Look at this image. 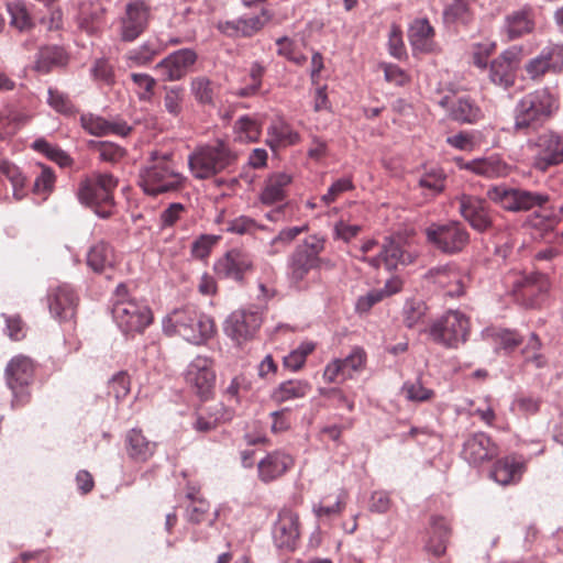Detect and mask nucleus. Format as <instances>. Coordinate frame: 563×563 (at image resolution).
Masks as SVG:
<instances>
[{
  "label": "nucleus",
  "mask_w": 563,
  "mask_h": 563,
  "mask_svg": "<svg viewBox=\"0 0 563 563\" xmlns=\"http://www.w3.org/2000/svg\"><path fill=\"white\" fill-rule=\"evenodd\" d=\"M523 71L533 82H541L548 74L563 73V44L549 43L537 56L525 63Z\"/></svg>",
  "instance_id": "nucleus-15"
},
{
  "label": "nucleus",
  "mask_w": 563,
  "mask_h": 563,
  "mask_svg": "<svg viewBox=\"0 0 563 563\" xmlns=\"http://www.w3.org/2000/svg\"><path fill=\"white\" fill-rule=\"evenodd\" d=\"M294 457L280 450L268 453L258 462V478L263 483L274 482L294 467Z\"/></svg>",
  "instance_id": "nucleus-30"
},
{
  "label": "nucleus",
  "mask_w": 563,
  "mask_h": 563,
  "mask_svg": "<svg viewBox=\"0 0 563 563\" xmlns=\"http://www.w3.org/2000/svg\"><path fill=\"white\" fill-rule=\"evenodd\" d=\"M275 544L280 549L294 550L299 539V517L289 508L278 512L273 530Z\"/></svg>",
  "instance_id": "nucleus-28"
},
{
  "label": "nucleus",
  "mask_w": 563,
  "mask_h": 563,
  "mask_svg": "<svg viewBox=\"0 0 563 563\" xmlns=\"http://www.w3.org/2000/svg\"><path fill=\"white\" fill-rule=\"evenodd\" d=\"M187 212V208L180 202L169 203L161 213L158 218L161 229L174 227L180 221Z\"/></svg>",
  "instance_id": "nucleus-60"
},
{
  "label": "nucleus",
  "mask_w": 563,
  "mask_h": 563,
  "mask_svg": "<svg viewBox=\"0 0 563 563\" xmlns=\"http://www.w3.org/2000/svg\"><path fill=\"white\" fill-rule=\"evenodd\" d=\"M34 362L24 355H16L5 367L7 385L12 391L11 406L19 409L26 406L32 398L30 386L34 380Z\"/></svg>",
  "instance_id": "nucleus-10"
},
{
  "label": "nucleus",
  "mask_w": 563,
  "mask_h": 563,
  "mask_svg": "<svg viewBox=\"0 0 563 563\" xmlns=\"http://www.w3.org/2000/svg\"><path fill=\"white\" fill-rule=\"evenodd\" d=\"M533 153L532 167L545 173L551 167L563 164V135L548 130L528 142Z\"/></svg>",
  "instance_id": "nucleus-11"
},
{
  "label": "nucleus",
  "mask_w": 563,
  "mask_h": 563,
  "mask_svg": "<svg viewBox=\"0 0 563 563\" xmlns=\"http://www.w3.org/2000/svg\"><path fill=\"white\" fill-rule=\"evenodd\" d=\"M461 170L471 172L477 176L486 178L506 177L510 174L511 167L498 155L465 161L462 157L453 159Z\"/></svg>",
  "instance_id": "nucleus-27"
},
{
  "label": "nucleus",
  "mask_w": 563,
  "mask_h": 563,
  "mask_svg": "<svg viewBox=\"0 0 563 563\" xmlns=\"http://www.w3.org/2000/svg\"><path fill=\"white\" fill-rule=\"evenodd\" d=\"M434 30L426 19L416 20L409 30V40L415 49L431 52Z\"/></svg>",
  "instance_id": "nucleus-41"
},
{
  "label": "nucleus",
  "mask_w": 563,
  "mask_h": 563,
  "mask_svg": "<svg viewBox=\"0 0 563 563\" xmlns=\"http://www.w3.org/2000/svg\"><path fill=\"white\" fill-rule=\"evenodd\" d=\"M487 197L493 202L509 211H528L534 207H542L549 201L543 194L532 192L507 186H493L487 190Z\"/></svg>",
  "instance_id": "nucleus-14"
},
{
  "label": "nucleus",
  "mask_w": 563,
  "mask_h": 563,
  "mask_svg": "<svg viewBox=\"0 0 563 563\" xmlns=\"http://www.w3.org/2000/svg\"><path fill=\"white\" fill-rule=\"evenodd\" d=\"M470 320L460 311L451 310L437 320L430 328L432 340L450 349H456L467 340Z\"/></svg>",
  "instance_id": "nucleus-12"
},
{
  "label": "nucleus",
  "mask_w": 563,
  "mask_h": 563,
  "mask_svg": "<svg viewBox=\"0 0 563 563\" xmlns=\"http://www.w3.org/2000/svg\"><path fill=\"white\" fill-rule=\"evenodd\" d=\"M87 265L95 273H103L114 265V252L110 244L100 241L92 245L87 254Z\"/></svg>",
  "instance_id": "nucleus-38"
},
{
  "label": "nucleus",
  "mask_w": 563,
  "mask_h": 563,
  "mask_svg": "<svg viewBox=\"0 0 563 563\" xmlns=\"http://www.w3.org/2000/svg\"><path fill=\"white\" fill-rule=\"evenodd\" d=\"M263 318L255 310L233 311L224 323V332L238 344L254 338L262 324Z\"/></svg>",
  "instance_id": "nucleus-22"
},
{
  "label": "nucleus",
  "mask_w": 563,
  "mask_h": 563,
  "mask_svg": "<svg viewBox=\"0 0 563 563\" xmlns=\"http://www.w3.org/2000/svg\"><path fill=\"white\" fill-rule=\"evenodd\" d=\"M81 126L91 135L103 136L110 133L125 135L130 129L125 125L108 122L101 117L93 114H82L80 118Z\"/></svg>",
  "instance_id": "nucleus-40"
},
{
  "label": "nucleus",
  "mask_w": 563,
  "mask_h": 563,
  "mask_svg": "<svg viewBox=\"0 0 563 563\" xmlns=\"http://www.w3.org/2000/svg\"><path fill=\"white\" fill-rule=\"evenodd\" d=\"M167 334H178L192 344H202L216 331L213 320L192 306L173 310L164 320Z\"/></svg>",
  "instance_id": "nucleus-4"
},
{
  "label": "nucleus",
  "mask_w": 563,
  "mask_h": 563,
  "mask_svg": "<svg viewBox=\"0 0 563 563\" xmlns=\"http://www.w3.org/2000/svg\"><path fill=\"white\" fill-rule=\"evenodd\" d=\"M354 189V184L352 181V178L344 177L335 180L330 188L328 189L327 194H324L320 200L325 206L331 205L341 195H343L346 191H351Z\"/></svg>",
  "instance_id": "nucleus-64"
},
{
  "label": "nucleus",
  "mask_w": 563,
  "mask_h": 563,
  "mask_svg": "<svg viewBox=\"0 0 563 563\" xmlns=\"http://www.w3.org/2000/svg\"><path fill=\"white\" fill-rule=\"evenodd\" d=\"M317 344L312 341H303L288 355L284 357V366L290 371H299L303 367L307 357L316 350Z\"/></svg>",
  "instance_id": "nucleus-47"
},
{
  "label": "nucleus",
  "mask_w": 563,
  "mask_h": 563,
  "mask_svg": "<svg viewBox=\"0 0 563 563\" xmlns=\"http://www.w3.org/2000/svg\"><path fill=\"white\" fill-rule=\"evenodd\" d=\"M269 16H251L219 24V30L229 36L249 37L257 33L268 21Z\"/></svg>",
  "instance_id": "nucleus-36"
},
{
  "label": "nucleus",
  "mask_w": 563,
  "mask_h": 563,
  "mask_svg": "<svg viewBox=\"0 0 563 563\" xmlns=\"http://www.w3.org/2000/svg\"><path fill=\"white\" fill-rule=\"evenodd\" d=\"M190 90L195 99L199 103H212L214 96V87L213 82L208 77L198 76L192 78L190 82Z\"/></svg>",
  "instance_id": "nucleus-55"
},
{
  "label": "nucleus",
  "mask_w": 563,
  "mask_h": 563,
  "mask_svg": "<svg viewBox=\"0 0 563 563\" xmlns=\"http://www.w3.org/2000/svg\"><path fill=\"white\" fill-rule=\"evenodd\" d=\"M267 227L258 223L247 216H240L227 222L225 231L239 235H254L257 231L266 230Z\"/></svg>",
  "instance_id": "nucleus-53"
},
{
  "label": "nucleus",
  "mask_w": 563,
  "mask_h": 563,
  "mask_svg": "<svg viewBox=\"0 0 563 563\" xmlns=\"http://www.w3.org/2000/svg\"><path fill=\"white\" fill-rule=\"evenodd\" d=\"M162 46L153 41H146L142 45L130 49L124 59L129 68L148 66L162 53Z\"/></svg>",
  "instance_id": "nucleus-37"
},
{
  "label": "nucleus",
  "mask_w": 563,
  "mask_h": 563,
  "mask_svg": "<svg viewBox=\"0 0 563 563\" xmlns=\"http://www.w3.org/2000/svg\"><path fill=\"white\" fill-rule=\"evenodd\" d=\"M487 335L492 339L496 349L503 350L505 353H511L522 343L521 335L508 329H489Z\"/></svg>",
  "instance_id": "nucleus-45"
},
{
  "label": "nucleus",
  "mask_w": 563,
  "mask_h": 563,
  "mask_svg": "<svg viewBox=\"0 0 563 563\" xmlns=\"http://www.w3.org/2000/svg\"><path fill=\"white\" fill-rule=\"evenodd\" d=\"M419 186L429 190L431 196H435L445 188V175L440 169H432L420 177Z\"/></svg>",
  "instance_id": "nucleus-59"
},
{
  "label": "nucleus",
  "mask_w": 563,
  "mask_h": 563,
  "mask_svg": "<svg viewBox=\"0 0 563 563\" xmlns=\"http://www.w3.org/2000/svg\"><path fill=\"white\" fill-rule=\"evenodd\" d=\"M47 302L52 316L59 321H66L76 316L79 298L70 285L60 284L49 288Z\"/></svg>",
  "instance_id": "nucleus-25"
},
{
  "label": "nucleus",
  "mask_w": 563,
  "mask_h": 563,
  "mask_svg": "<svg viewBox=\"0 0 563 563\" xmlns=\"http://www.w3.org/2000/svg\"><path fill=\"white\" fill-rule=\"evenodd\" d=\"M560 108L559 96L548 87L523 96L515 109V130H537L550 120Z\"/></svg>",
  "instance_id": "nucleus-2"
},
{
  "label": "nucleus",
  "mask_w": 563,
  "mask_h": 563,
  "mask_svg": "<svg viewBox=\"0 0 563 563\" xmlns=\"http://www.w3.org/2000/svg\"><path fill=\"white\" fill-rule=\"evenodd\" d=\"M324 239L311 235L297 245L288 258V277L298 289L308 288V279L311 272L321 267L323 260L320 254L324 250Z\"/></svg>",
  "instance_id": "nucleus-7"
},
{
  "label": "nucleus",
  "mask_w": 563,
  "mask_h": 563,
  "mask_svg": "<svg viewBox=\"0 0 563 563\" xmlns=\"http://www.w3.org/2000/svg\"><path fill=\"white\" fill-rule=\"evenodd\" d=\"M197 58L195 51L181 48L158 62L155 65V70L161 74L164 81H177L187 75Z\"/></svg>",
  "instance_id": "nucleus-26"
},
{
  "label": "nucleus",
  "mask_w": 563,
  "mask_h": 563,
  "mask_svg": "<svg viewBox=\"0 0 563 563\" xmlns=\"http://www.w3.org/2000/svg\"><path fill=\"white\" fill-rule=\"evenodd\" d=\"M473 19L468 0H453L444 10V21L446 23L468 24Z\"/></svg>",
  "instance_id": "nucleus-52"
},
{
  "label": "nucleus",
  "mask_w": 563,
  "mask_h": 563,
  "mask_svg": "<svg viewBox=\"0 0 563 563\" xmlns=\"http://www.w3.org/2000/svg\"><path fill=\"white\" fill-rule=\"evenodd\" d=\"M130 78L135 86V93L137 98L145 102L152 101L157 85L156 79L144 73H132Z\"/></svg>",
  "instance_id": "nucleus-49"
},
{
  "label": "nucleus",
  "mask_w": 563,
  "mask_h": 563,
  "mask_svg": "<svg viewBox=\"0 0 563 563\" xmlns=\"http://www.w3.org/2000/svg\"><path fill=\"white\" fill-rule=\"evenodd\" d=\"M234 132L243 142H256L262 133V125L253 118L243 115L235 121Z\"/></svg>",
  "instance_id": "nucleus-48"
},
{
  "label": "nucleus",
  "mask_w": 563,
  "mask_h": 563,
  "mask_svg": "<svg viewBox=\"0 0 563 563\" xmlns=\"http://www.w3.org/2000/svg\"><path fill=\"white\" fill-rule=\"evenodd\" d=\"M419 253L401 236H390L384 240L376 256L365 257L373 267L384 265L387 269H396L399 266L413 264Z\"/></svg>",
  "instance_id": "nucleus-13"
},
{
  "label": "nucleus",
  "mask_w": 563,
  "mask_h": 563,
  "mask_svg": "<svg viewBox=\"0 0 563 563\" xmlns=\"http://www.w3.org/2000/svg\"><path fill=\"white\" fill-rule=\"evenodd\" d=\"M185 380L197 395L208 398L216 385L213 361L208 356H196L186 369Z\"/></svg>",
  "instance_id": "nucleus-20"
},
{
  "label": "nucleus",
  "mask_w": 563,
  "mask_h": 563,
  "mask_svg": "<svg viewBox=\"0 0 563 563\" xmlns=\"http://www.w3.org/2000/svg\"><path fill=\"white\" fill-rule=\"evenodd\" d=\"M184 88L179 86L166 87L164 95V107L166 111L177 117L183 111Z\"/></svg>",
  "instance_id": "nucleus-61"
},
{
  "label": "nucleus",
  "mask_w": 563,
  "mask_h": 563,
  "mask_svg": "<svg viewBox=\"0 0 563 563\" xmlns=\"http://www.w3.org/2000/svg\"><path fill=\"white\" fill-rule=\"evenodd\" d=\"M0 174L10 180L15 199L21 200L25 195V177L20 168L8 161H3L0 163Z\"/></svg>",
  "instance_id": "nucleus-50"
},
{
  "label": "nucleus",
  "mask_w": 563,
  "mask_h": 563,
  "mask_svg": "<svg viewBox=\"0 0 563 563\" xmlns=\"http://www.w3.org/2000/svg\"><path fill=\"white\" fill-rule=\"evenodd\" d=\"M118 179L109 173H92L80 180L77 197L79 201L91 208L97 216L107 219L114 211V190Z\"/></svg>",
  "instance_id": "nucleus-5"
},
{
  "label": "nucleus",
  "mask_w": 563,
  "mask_h": 563,
  "mask_svg": "<svg viewBox=\"0 0 563 563\" xmlns=\"http://www.w3.org/2000/svg\"><path fill=\"white\" fill-rule=\"evenodd\" d=\"M517 68V53L512 49H507L490 63L489 79L493 84L508 89L515 85Z\"/></svg>",
  "instance_id": "nucleus-29"
},
{
  "label": "nucleus",
  "mask_w": 563,
  "mask_h": 563,
  "mask_svg": "<svg viewBox=\"0 0 563 563\" xmlns=\"http://www.w3.org/2000/svg\"><path fill=\"white\" fill-rule=\"evenodd\" d=\"M499 454L498 444L485 432L470 434L462 446L461 456L468 464L478 466Z\"/></svg>",
  "instance_id": "nucleus-23"
},
{
  "label": "nucleus",
  "mask_w": 563,
  "mask_h": 563,
  "mask_svg": "<svg viewBox=\"0 0 563 563\" xmlns=\"http://www.w3.org/2000/svg\"><path fill=\"white\" fill-rule=\"evenodd\" d=\"M426 278L452 298L463 296L470 282V276L456 263L433 267L428 271Z\"/></svg>",
  "instance_id": "nucleus-18"
},
{
  "label": "nucleus",
  "mask_w": 563,
  "mask_h": 563,
  "mask_svg": "<svg viewBox=\"0 0 563 563\" xmlns=\"http://www.w3.org/2000/svg\"><path fill=\"white\" fill-rule=\"evenodd\" d=\"M68 63L65 49L57 45L43 46L36 53L33 69L40 74H48L55 67H63Z\"/></svg>",
  "instance_id": "nucleus-34"
},
{
  "label": "nucleus",
  "mask_w": 563,
  "mask_h": 563,
  "mask_svg": "<svg viewBox=\"0 0 563 563\" xmlns=\"http://www.w3.org/2000/svg\"><path fill=\"white\" fill-rule=\"evenodd\" d=\"M186 183L187 177L177 169L170 155L153 156L139 174V186L151 197L178 192L185 188Z\"/></svg>",
  "instance_id": "nucleus-1"
},
{
  "label": "nucleus",
  "mask_w": 563,
  "mask_h": 563,
  "mask_svg": "<svg viewBox=\"0 0 563 563\" xmlns=\"http://www.w3.org/2000/svg\"><path fill=\"white\" fill-rule=\"evenodd\" d=\"M311 390V385L301 379H289L280 383L273 391L272 399L278 404L303 398Z\"/></svg>",
  "instance_id": "nucleus-42"
},
{
  "label": "nucleus",
  "mask_w": 563,
  "mask_h": 563,
  "mask_svg": "<svg viewBox=\"0 0 563 563\" xmlns=\"http://www.w3.org/2000/svg\"><path fill=\"white\" fill-rule=\"evenodd\" d=\"M449 111L451 119L461 123H476L483 118L481 108L468 97L457 98Z\"/></svg>",
  "instance_id": "nucleus-39"
},
{
  "label": "nucleus",
  "mask_w": 563,
  "mask_h": 563,
  "mask_svg": "<svg viewBox=\"0 0 563 563\" xmlns=\"http://www.w3.org/2000/svg\"><path fill=\"white\" fill-rule=\"evenodd\" d=\"M534 29V21L530 9H522L506 16L504 32L508 41H514Z\"/></svg>",
  "instance_id": "nucleus-35"
},
{
  "label": "nucleus",
  "mask_w": 563,
  "mask_h": 563,
  "mask_svg": "<svg viewBox=\"0 0 563 563\" xmlns=\"http://www.w3.org/2000/svg\"><path fill=\"white\" fill-rule=\"evenodd\" d=\"M220 240V235L201 234L191 244V255L197 260L208 258Z\"/></svg>",
  "instance_id": "nucleus-57"
},
{
  "label": "nucleus",
  "mask_w": 563,
  "mask_h": 563,
  "mask_svg": "<svg viewBox=\"0 0 563 563\" xmlns=\"http://www.w3.org/2000/svg\"><path fill=\"white\" fill-rule=\"evenodd\" d=\"M151 21V7L144 0L126 4L121 18L120 36L124 42H133L145 32Z\"/></svg>",
  "instance_id": "nucleus-21"
},
{
  "label": "nucleus",
  "mask_w": 563,
  "mask_h": 563,
  "mask_svg": "<svg viewBox=\"0 0 563 563\" xmlns=\"http://www.w3.org/2000/svg\"><path fill=\"white\" fill-rule=\"evenodd\" d=\"M90 75L92 79L101 86L112 87L117 81L114 66L104 57L97 58L92 63Z\"/></svg>",
  "instance_id": "nucleus-46"
},
{
  "label": "nucleus",
  "mask_w": 563,
  "mask_h": 563,
  "mask_svg": "<svg viewBox=\"0 0 563 563\" xmlns=\"http://www.w3.org/2000/svg\"><path fill=\"white\" fill-rule=\"evenodd\" d=\"M428 244L445 255H455L464 251L470 243L466 227L456 220L433 222L424 230Z\"/></svg>",
  "instance_id": "nucleus-8"
},
{
  "label": "nucleus",
  "mask_w": 563,
  "mask_h": 563,
  "mask_svg": "<svg viewBox=\"0 0 563 563\" xmlns=\"http://www.w3.org/2000/svg\"><path fill=\"white\" fill-rule=\"evenodd\" d=\"M41 173L34 180L33 191L37 195H48L55 185L56 176L54 170L45 165L40 164Z\"/></svg>",
  "instance_id": "nucleus-62"
},
{
  "label": "nucleus",
  "mask_w": 563,
  "mask_h": 563,
  "mask_svg": "<svg viewBox=\"0 0 563 563\" xmlns=\"http://www.w3.org/2000/svg\"><path fill=\"white\" fill-rule=\"evenodd\" d=\"M32 147L46 155L51 161L58 164L60 167H68L73 164V158L58 146L52 145L44 139L34 141Z\"/></svg>",
  "instance_id": "nucleus-51"
},
{
  "label": "nucleus",
  "mask_w": 563,
  "mask_h": 563,
  "mask_svg": "<svg viewBox=\"0 0 563 563\" xmlns=\"http://www.w3.org/2000/svg\"><path fill=\"white\" fill-rule=\"evenodd\" d=\"M451 532V523L445 517L431 516L426 550L437 558L444 555Z\"/></svg>",
  "instance_id": "nucleus-32"
},
{
  "label": "nucleus",
  "mask_w": 563,
  "mask_h": 563,
  "mask_svg": "<svg viewBox=\"0 0 563 563\" xmlns=\"http://www.w3.org/2000/svg\"><path fill=\"white\" fill-rule=\"evenodd\" d=\"M213 267L218 276L242 283L254 271V256L245 247H232L216 261Z\"/></svg>",
  "instance_id": "nucleus-16"
},
{
  "label": "nucleus",
  "mask_w": 563,
  "mask_h": 563,
  "mask_svg": "<svg viewBox=\"0 0 563 563\" xmlns=\"http://www.w3.org/2000/svg\"><path fill=\"white\" fill-rule=\"evenodd\" d=\"M124 449L134 463H146L156 452L157 444L150 441L141 429H131L124 437Z\"/></svg>",
  "instance_id": "nucleus-31"
},
{
  "label": "nucleus",
  "mask_w": 563,
  "mask_h": 563,
  "mask_svg": "<svg viewBox=\"0 0 563 563\" xmlns=\"http://www.w3.org/2000/svg\"><path fill=\"white\" fill-rule=\"evenodd\" d=\"M238 154L223 140L201 144L188 156V167L196 179H209L234 165Z\"/></svg>",
  "instance_id": "nucleus-3"
},
{
  "label": "nucleus",
  "mask_w": 563,
  "mask_h": 563,
  "mask_svg": "<svg viewBox=\"0 0 563 563\" xmlns=\"http://www.w3.org/2000/svg\"><path fill=\"white\" fill-rule=\"evenodd\" d=\"M292 183L291 175L277 172L271 174L264 181L260 194V200L263 205L272 206L284 201L288 196V189Z\"/></svg>",
  "instance_id": "nucleus-33"
},
{
  "label": "nucleus",
  "mask_w": 563,
  "mask_h": 563,
  "mask_svg": "<svg viewBox=\"0 0 563 563\" xmlns=\"http://www.w3.org/2000/svg\"><path fill=\"white\" fill-rule=\"evenodd\" d=\"M131 391V378L128 372L115 373L108 382V394L118 401L124 399Z\"/></svg>",
  "instance_id": "nucleus-56"
},
{
  "label": "nucleus",
  "mask_w": 563,
  "mask_h": 563,
  "mask_svg": "<svg viewBox=\"0 0 563 563\" xmlns=\"http://www.w3.org/2000/svg\"><path fill=\"white\" fill-rule=\"evenodd\" d=\"M112 317L125 334L142 333L153 321L148 306L132 299L128 287L119 284L113 294Z\"/></svg>",
  "instance_id": "nucleus-6"
},
{
  "label": "nucleus",
  "mask_w": 563,
  "mask_h": 563,
  "mask_svg": "<svg viewBox=\"0 0 563 563\" xmlns=\"http://www.w3.org/2000/svg\"><path fill=\"white\" fill-rule=\"evenodd\" d=\"M505 282L511 286L515 300L527 308L540 306L550 289L549 278L541 273L511 272L505 277Z\"/></svg>",
  "instance_id": "nucleus-9"
},
{
  "label": "nucleus",
  "mask_w": 563,
  "mask_h": 563,
  "mask_svg": "<svg viewBox=\"0 0 563 563\" xmlns=\"http://www.w3.org/2000/svg\"><path fill=\"white\" fill-rule=\"evenodd\" d=\"M401 394L412 402H426L434 397V391L427 388L420 378L406 382L401 387Z\"/></svg>",
  "instance_id": "nucleus-54"
},
{
  "label": "nucleus",
  "mask_w": 563,
  "mask_h": 563,
  "mask_svg": "<svg viewBox=\"0 0 563 563\" xmlns=\"http://www.w3.org/2000/svg\"><path fill=\"white\" fill-rule=\"evenodd\" d=\"M427 305L421 299H408L402 309V321L407 328L419 330L426 323L427 318Z\"/></svg>",
  "instance_id": "nucleus-44"
},
{
  "label": "nucleus",
  "mask_w": 563,
  "mask_h": 563,
  "mask_svg": "<svg viewBox=\"0 0 563 563\" xmlns=\"http://www.w3.org/2000/svg\"><path fill=\"white\" fill-rule=\"evenodd\" d=\"M528 460L511 453L497 459L490 467L489 477L501 486L517 485L527 471Z\"/></svg>",
  "instance_id": "nucleus-24"
},
{
  "label": "nucleus",
  "mask_w": 563,
  "mask_h": 563,
  "mask_svg": "<svg viewBox=\"0 0 563 563\" xmlns=\"http://www.w3.org/2000/svg\"><path fill=\"white\" fill-rule=\"evenodd\" d=\"M276 272L272 265L264 266L262 276L258 278V289L264 299L273 298L276 290Z\"/></svg>",
  "instance_id": "nucleus-63"
},
{
  "label": "nucleus",
  "mask_w": 563,
  "mask_h": 563,
  "mask_svg": "<svg viewBox=\"0 0 563 563\" xmlns=\"http://www.w3.org/2000/svg\"><path fill=\"white\" fill-rule=\"evenodd\" d=\"M299 140V134L283 120L274 121L268 128L267 143L272 148L295 145Z\"/></svg>",
  "instance_id": "nucleus-43"
},
{
  "label": "nucleus",
  "mask_w": 563,
  "mask_h": 563,
  "mask_svg": "<svg viewBox=\"0 0 563 563\" xmlns=\"http://www.w3.org/2000/svg\"><path fill=\"white\" fill-rule=\"evenodd\" d=\"M461 217L477 232H485L493 225L487 201L481 197L461 194L455 198Z\"/></svg>",
  "instance_id": "nucleus-19"
},
{
  "label": "nucleus",
  "mask_w": 563,
  "mask_h": 563,
  "mask_svg": "<svg viewBox=\"0 0 563 563\" xmlns=\"http://www.w3.org/2000/svg\"><path fill=\"white\" fill-rule=\"evenodd\" d=\"M367 363V354L361 346H354L350 354L343 358H334L330 361L323 369V380L325 383H344L352 379L355 373L365 369Z\"/></svg>",
  "instance_id": "nucleus-17"
},
{
  "label": "nucleus",
  "mask_w": 563,
  "mask_h": 563,
  "mask_svg": "<svg viewBox=\"0 0 563 563\" xmlns=\"http://www.w3.org/2000/svg\"><path fill=\"white\" fill-rule=\"evenodd\" d=\"M47 103L62 114L70 115L76 112V108L68 95L56 88L48 89Z\"/></svg>",
  "instance_id": "nucleus-58"
}]
</instances>
